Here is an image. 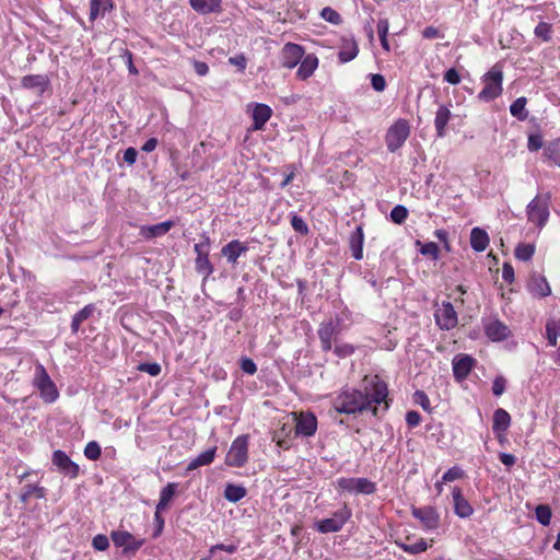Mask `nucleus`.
I'll list each match as a JSON object with an SVG mask.
<instances>
[{
  "label": "nucleus",
  "instance_id": "49530a36",
  "mask_svg": "<svg viewBox=\"0 0 560 560\" xmlns=\"http://www.w3.org/2000/svg\"><path fill=\"white\" fill-rule=\"evenodd\" d=\"M355 483V493L372 494L376 491L375 482L368 478H357Z\"/></svg>",
  "mask_w": 560,
  "mask_h": 560
},
{
  "label": "nucleus",
  "instance_id": "f257e3e1",
  "mask_svg": "<svg viewBox=\"0 0 560 560\" xmlns=\"http://www.w3.org/2000/svg\"><path fill=\"white\" fill-rule=\"evenodd\" d=\"M363 382V389L347 388L336 395L332 407L338 413L355 416L370 411L374 417H378L382 404L384 411L389 408L387 383L380 375L365 376Z\"/></svg>",
  "mask_w": 560,
  "mask_h": 560
},
{
  "label": "nucleus",
  "instance_id": "79ce46f5",
  "mask_svg": "<svg viewBox=\"0 0 560 560\" xmlns=\"http://www.w3.org/2000/svg\"><path fill=\"white\" fill-rule=\"evenodd\" d=\"M398 546L405 552L410 553V555H418V553L427 551V549H428V544L423 538H420L415 544L402 542V544H398Z\"/></svg>",
  "mask_w": 560,
  "mask_h": 560
},
{
  "label": "nucleus",
  "instance_id": "4be33fe9",
  "mask_svg": "<svg viewBox=\"0 0 560 560\" xmlns=\"http://www.w3.org/2000/svg\"><path fill=\"white\" fill-rule=\"evenodd\" d=\"M175 225L174 221L167 220L153 225H142L140 228V235L144 240H152L155 237L163 236L170 232V230Z\"/></svg>",
  "mask_w": 560,
  "mask_h": 560
},
{
  "label": "nucleus",
  "instance_id": "58836bf2",
  "mask_svg": "<svg viewBox=\"0 0 560 560\" xmlns=\"http://www.w3.org/2000/svg\"><path fill=\"white\" fill-rule=\"evenodd\" d=\"M544 155L547 160L560 167V138L550 141L545 147Z\"/></svg>",
  "mask_w": 560,
  "mask_h": 560
},
{
  "label": "nucleus",
  "instance_id": "13d9d810",
  "mask_svg": "<svg viewBox=\"0 0 560 560\" xmlns=\"http://www.w3.org/2000/svg\"><path fill=\"white\" fill-rule=\"evenodd\" d=\"M92 546L94 549H96L98 551H105L109 547V540L106 535L98 534V535L94 536V538L92 540Z\"/></svg>",
  "mask_w": 560,
  "mask_h": 560
},
{
  "label": "nucleus",
  "instance_id": "7c9ffc66",
  "mask_svg": "<svg viewBox=\"0 0 560 560\" xmlns=\"http://www.w3.org/2000/svg\"><path fill=\"white\" fill-rule=\"evenodd\" d=\"M487 232L480 228H474L470 232V246L476 252H483L489 245Z\"/></svg>",
  "mask_w": 560,
  "mask_h": 560
},
{
  "label": "nucleus",
  "instance_id": "338daca9",
  "mask_svg": "<svg viewBox=\"0 0 560 560\" xmlns=\"http://www.w3.org/2000/svg\"><path fill=\"white\" fill-rule=\"evenodd\" d=\"M415 402L420 405L424 410H430V399L423 390H416Z\"/></svg>",
  "mask_w": 560,
  "mask_h": 560
},
{
  "label": "nucleus",
  "instance_id": "680f3d73",
  "mask_svg": "<svg viewBox=\"0 0 560 560\" xmlns=\"http://www.w3.org/2000/svg\"><path fill=\"white\" fill-rule=\"evenodd\" d=\"M505 386H506V380L501 375L497 376L492 383L493 395L501 396L505 390Z\"/></svg>",
  "mask_w": 560,
  "mask_h": 560
},
{
  "label": "nucleus",
  "instance_id": "f03ea898",
  "mask_svg": "<svg viewBox=\"0 0 560 560\" xmlns=\"http://www.w3.org/2000/svg\"><path fill=\"white\" fill-rule=\"evenodd\" d=\"M503 82V70L502 66L495 63L487 73L482 77L483 88L478 94V98L483 102H491L499 97L502 92Z\"/></svg>",
  "mask_w": 560,
  "mask_h": 560
},
{
  "label": "nucleus",
  "instance_id": "e2e57ef3",
  "mask_svg": "<svg viewBox=\"0 0 560 560\" xmlns=\"http://www.w3.org/2000/svg\"><path fill=\"white\" fill-rule=\"evenodd\" d=\"M164 510H156L154 512V522H155V530L153 533V538L159 537L164 528V517L162 516V512Z\"/></svg>",
  "mask_w": 560,
  "mask_h": 560
},
{
  "label": "nucleus",
  "instance_id": "7ed1b4c3",
  "mask_svg": "<svg viewBox=\"0 0 560 560\" xmlns=\"http://www.w3.org/2000/svg\"><path fill=\"white\" fill-rule=\"evenodd\" d=\"M33 386L39 390L40 398L47 404L56 401L59 397L56 384L50 378L45 366L39 362L35 365Z\"/></svg>",
  "mask_w": 560,
  "mask_h": 560
},
{
  "label": "nucleus",
  "instance_id": "ea45409f",
  "mask_svg": "<svg viewBox=\"0 0 560 560\" xmlns=\"http://www.w3.org/2000/svg\"><path fill=\"white\" fill-rule=\"evenodd\" d=\"M195 268L197 272L203 275L205 279L211 276L214 271V268L209 259V256L196 257Z\"/></svg>",
  "mask_w": 560,
  "mask_h": 560
},
{
  "label": "nucleus",
  "instance_id": "423d86ee",
  "mask_svg": "<svg viewBox=\"0 0 560 560\" xmlns=\"http://www.w3.org/2000/svg\"><path fill=\"white\" fill-rule=\"evenodd\" d=\"M549 201L550 196H540L537 195L528 205H527V218L528 221L536 224L537 226H544L549 218Z\"/></svg>",
  "mask_w": 560,
  "mask_h": 560
},
{
  "label": "nucleus",
  "instance_id": "4c0bfd02",
  "mask_svg": "<svg viewBox=\"0 0 560 560\" xmlns=\"http://www.w3.org/2000/svg\"><path fill=\"white\" fill-rule=\"evenodd\" d=\"M527 98L521 96L516 98L510 106V113L513 117L520 121H524L528 118V112L526 110Z\"/></svg>",
  "mask_w": 560,
  "mask_h": 560
},
{
  "label": "nucleus",
  "instance_id": "9b49d317",
  "mask_svg": "<svg viewBox=\"0 0 560 560\" xmlns=\"http://www.w3.org/2000/svg\"><path fill=\"white\" fill-rule=\"evenodd\" d=\"M434 318L436 325L443 330H451L458 324L457 313L451 302H443L435 311Z\"/></svg>",
  "mask_w": 560,
  "mask_h": 560
},
{
  "label": "nucleus",
  "instance_id": "a19ab883",
  "mask_svg": "<svg viewBox=\"0 0 560 560\" xmlns=\"http://www.w3.org/2000/svg\"><path fill=\"white\" fill-rule=\"evenodd\" d=\"M535 254V246L528 243H521L515 248V257L522 261H528Z\"/></svg>",
  "mask_w": 560,
  "mask_h": 560
},
{
  "label": "nucleus",
  "instance_id": "de8ad7c7",
  "mask_svg": "<svg viewBox=\"0 0 560 560\" xmlns=\"http://www.w3.org/2000/svg\"><path fill=\"white\" fill-rule=\"evenodd\" d=\"M211 246L210 237L203 233L201 235V241L194 246V252L196 253V257L209 256V249Z\"/></svg>",
  "mask_w": 560,
  "mask_h": 560
},
{
  "label": "nucleus",
  "instance_id": "2eb2a0df",
  "mask_svg": "<svg viewBox=\"0 0 560 560\" xmlns=\"http://www.w3.org/2000/svg\"><path fill=\"white\" fill-rule=\"evenodd\" d=\"M304 48L294 43H287L281 50V66L287 69L295 68L304 57Z\"/></svg>",
  "mask_w": 560,
  "mask_h": 560
},
{
  "label": "nucleus",
  "instance_id": "e433bc0d",
  "mask_svg": "<svg viewBox=\"0 0 560 560\" xmlns=\"http://www.w3.org/2000/svg\"><path fill=\"white\" fill-rule=\"evenodd\" d=\"M560 337V318H550L546 323V338L550 347H556Z\"/></svg>",
  "mask_w": 560,
  "mask_h": 560
},
{
  "label": "nucleus",
  "instance_id": "603ef678",
  "mask_svg": "<svg viewBox=\"0 0 560 560\" xmlns=\"http://www.w3.org/2000/svg\"><path fill=\"white\" fill-rule=\"evenodd\" d=\"M544 147V138L542 135L537 133H529L527 139V149L530 152H537Z\"/></svg>",
  "mask_w": 560,
  "mask_h": 560
},
{
  "label": "nucleus",
  "instance_id": "c9c22d12",
  "mask_svg": "<svg viewBox=\"0 0 560 560\" xmlns=\"http://www.w3.org/2000/svg\"><path fill=\"white\" fill-rule=\"evenodd\" d=\"M247 494V490L242 485L228 483L224 489V498L232 503H237L244 499Z\"/></svg>",
  "mask_w": 560,
  "mask_h": 560
},
{
  "label": "nucleus",
  "instance_id": "37998d69",
  "mask_svg": "<svg viewBox=\"0 0 560 560\" xmlns=\"http://www.w3.org/2000/svg\"><path fill=\"white\" fill-rule=\"evenodd\" d=\"M290 223H291L292 229L296 233H299L303 236H306L310 233L307 223L304 221V219L302 217L298 215L296 213L290 214Z\"/></svg>",
  "mask_w": 560,
  "mask_h": 560
},
{
  "label": "nucleus",
  "instance_id": "393cba45",
  "mask_svg": "<svg viewBox=\"0 0 560 560\" xmlns=\"http://www.w3.org/2000/svg\"><path fill=\"white\" fill-rule=\"evenodd\" d=\"M247 250L248 247L244 243L233 240L222 247L221 253L229 262L236 264L238 257Z\"/></svg>",
  "mask_w": 560,
  "mask_h": 560
},
{
  "label": "nucleus",
  "instance_id": "b1692460",
  "mask_svg": "<svg viewBox=\"0 0 560 560\" xmlns=\"http://www.w3.org/2000/svg\"><path fill=\"white\" fill-rule=\"evenodd\" d=\"M194 11L206 15L220 13L222 11V0H188Z\"/></svg>",
  "mask_w": 560,
  "mask_h": 560
},
{
  "label": "nucleus",
  "instance_id": "4468645a",
  "mask_svg": "<svg viewBox=\"0 0 560 560\" xmlns=\"http://www.w3.org/2000/svg\"><path fill=\"white\" fill-rule=\"evenodd\" d=\"M485 335L494 342L503 341L511 336V330L508 325L498 318H489L483 322Z\"/></svg>",
  "mask_w": 560,
  "mask_h": 560
},
{
  "label": "nucleus",
  "instance_id": "c756f323",
  "mask_svg": "<svg viewBox=\"0 0 560 560\" xmlns=\"http://www.w3.org/2000/svg\"><path fill=\"white\" fill-rule=\"evenodd\" d=\"M511 424V416L503 408H498L493 412L492 430L495 434L505 432Z\"/></svg>",
  "mask_w": 560,
  "mask_h": 560
},
{
  "label": "nucleus",
  "instance_id": "412c9836",
  "mask_svg": "<svg viewBox=\"0 0 560 560\" xmlns=\"http://www.w3.org/2000/svg\"><path fill=\"white\" fill-rule=\"evenodd\" d=\"M294 438V429L289 423H283L280 428L273 431L272 442L282 450H289L292 446Z\"/></svg>",
  "mask_w": 560,
  "mask_h": 560
},
{
  "label": "nucleus",
  "instance_id": "774afa93",
  "mask_svg": "<svg viewBox=\"0 0 560 560\" xmlns=\"http://www.w3.org/2000/svg\"><path fill=\"white\" fill-rule=\"evenodd\" d=\"M229 63L237 67L240 72H244L247 66V59L243 54L229 58Z\"/></svg>",
  "mask_w": 560,
  "mask_h": 560
},
{
  "label": "nucleus",
  "instance_id": "6ab92c4d",
  "mask_svg": "<svg viewBox=\"0 0 560 560\" xmlns=\"http://www.w3.org/2000/svg\"><path fill=\"white\" fill-rule=\"evenodd\" d=\"M454 513L460 518H467L472 515L474 508L463 495L462 489L454 487L452 489Z\"/></svg>",
  "mask_w": 560,
  "mask_h": 560
},
{
  "label": "nucleus",
  "instance_id": "4d7b16f0",
  "mask_svg": "<svg viewBox=\"0 0 560 560\" xmlns=\"http://www.w3.org/2000/svg\"><path fill=\"white\" fill-rule=\"evenodd\" d=\"M420 253L424 256H430L433 259H436L440 254V248L436 243L434 242H428L422 245Z\"/></svg>",
  "mask_w": 560,
  "mask_h": 560
},
{
  "label": "nucleus",
  "instance_id": "a878e982",
  "mask_svg": "<svg viewBox=\"0 0 560 560\" xmlns=\"http://www.w3.org/2000/svg\"><path fill=\"white\" fill-rule=\"evenodd\" d=\"M363 243H364V233L363 228L358 225L355 230L351 233L349 238V246L351 249L352 257L355 260H361L363 258Z\"/></svg>",
  "mask_w": 560,
  "mask_h": 560
},
{
  "label": "nucleus",
  "instance_id": "8fccbe9b",
  "mask_svg": "<svg viewBox=\"0 0 560 560\" xmlns=\"http://www.w3.org/2000/svg\"><path fill=\"white\" fill-rule=\"evenodd\" d=\"M102 455L101 446L97 442L91 441L84 447V456L90 460H97Z\"/></svg>",
  "mask_w": 560,
  "mask_h": 560
},
{
  "label": "nucleus",
  "instance_id": "c03bdc74",
  "mask_svg": "<svg viewBox=\"0 0 560 560\" xmlns=\"http://www.w3.org/2000/svg\"><path fill=\"white\" fill-rule=\"evenodd\" d=\"M535 514H536L537 521L541 525L547 526V525L550 524L552 512H551V509H550L549 505H547V504H539L535 509Z\"/></svg>",
  "mask_w": 560,
  "mask_h": 560
},
{
  "label": "nucleus",
  "instance_id": "dca6fc26",
  "mask_svg": "<svg viewBox=\"0 0 560 560\" xmlns=\"http://www.w3.org/2000/svg\"><path fill=\"white\" fill-rule=\"evenodd\" d=\"M476 360L468 354H458L453 359V375L456 381L462 382L470 374Z\"/></svg>",
  "mask_w": 560,
  "mask_h": 560
},
{
  "label": "nucleus",
  "instance_id": "0eeeda50",
  "mask_svg": "<svg viewBox=\"0 0 560 560\" xmlns=\"http://www.w3.org/2000/svg\"><path fill=\"white\" fill-rule=\"evenodd\" d=\"M292 417L294 420V436L312 438L315 435L318 421L314 412L294 411Z\"/></svg>",
  "mask_w": 560,
  "mask_h": 560
},
{
  "label": "nucleus",
  "instance_id": "ddd939ff",
  "mask_svg": "<svg viewBox=\"0 0 560 560\" xmlns=\"http://www.w3.org/2000/svg\"><path fill=\"white\" fill-rule=\"evenodd\" d=\"M51 462L61 474L71 479H75L80 474L79 465L72 462L67 453L61 450H57L52 453Z\"/></svg>",
  "mask_w": 560,
  "mask_h": 560
},
{
  "label": "nucleus",
  "instance_id": "72a5a7b5",
  "mask_svg": "<svg viewBox=\"0 0 560 560\" xmlns=\"http://www.w3.org/2000/svg\"><path fill=\"white\" fill-rule=\"evenodd\" d=\"M46 495V489L44 487L27 483L23 487L20 493V501L26 504L32 497L43 499Z\"/></svg>",
  "mask_w": 560,
  "mask_h": 560
},
{
  "label": "nucleus",
  "instance_id": "1a4fd4ad",
  "mask_svg": "<svg viewBox=\"0 0 560 560\" xmlns=\"http://www.w3.org/2000/svg\"><path fill=\"white\" fill-rule=\"evenodd\" d=\"M110 538L116 547L122 548L125 555L137 552L144 544V539L136 538L127 530H113Z\"/></svg>",
  "mask_w": 560,
  "mask_h": 560
},
{
  "label": "nucleus",
  "instance_id": "69168bd1",
  "mask_svg": "<svg viewBox=\"0 0 560 560\" xmlns=\"http://www.w3.org/2000/svg\"><path fill=\"white\" fill-rule=\"evenodd\" d=\"M371 85L376 92H383L386 88L385 78L378 73L372 74L371 75Z\"/></svg>",
  "mask_w": 560,
  "mask_h": 560
},
{
  "label": "nucleus",
  "instance_id": "a18cd8bd",
  "mask_svg": "<svg viewBox=\"0 0 560 560\" xmlns=\"http://www.w3.org/2000/svg\"><path fill=\"white\" fill-rule=\"evenodd\" d=\"M552 25L547 22H540L534 30V34L537 38H540L542 42H549L552 35Z\"/></svg>",
  "mask_w": 560,
  "mask_h": 560
},
{
  "label": "nucleus",
  "instance_id": "5701e85b",
  "mask_svg": "<svg viewBox=\"0 0 560 560\" xmlns=\"http://www.w3.org/2000/svg\"><path fill=\"white\" fill-rule=\"evenodd\" d=\"M272 109L270 106L261 103L255 104L252 113L253 130H262L266 122L271 118Z\"/></svg>",
  "mask_w": 560,
  "mask_h": 560
},
{
  "label": "nucleus",
  "instance_id": "aec40b11",
  "mask_svg": "<svg viewBox=\"0 0 560 560\" xmlns=\"http://www.w3.org/2000/svg\"><path fill=\"white\" fill-rule=\"evenodd\" d=\"M528 291L536 298L542 299L551 294V288L542 275L533 273L527 284Z\"/></svg>",
  "mask_w": 560,
  "mask_h": 560
},
{
  "label": "nucleus",
  "instance_id": "0e129e2a",
  "mask_svg": "<svg viewBox=\"0 0 560 560\" xmlns=\"http://www.w3.org/2000/svg\"><path fill=\"white\" fill-rule=\"evenodd\" d=\"M421 34H422V37L425 39H434V38H443L444 37L443 32L435 26H427L422 31Z\"/></svg>",
  "mask_w": 560,
  "mask_h": 560
},
{
  "label": "nucleus",
  "instance_id": "f3484780",
  "mask_svg": "<svg viewBox=\"0 0 560 560\" xmlns=\"http://www.w3.org/2000/svg\"><path fill=\"white\" fill-rule=\"evenodd\" d=\"M359 54V45L354 37L343 36L340 39V46L338 51V60L341 63L353 60Z\"/></svg>",
  "mask_w": 560,
  "mask_h": 560
},
{
  "label": "nucleus",
  "instance_id": "2f4dec72",
  "mask_svg": "<svg viewBox=\"0 0 560 560\" xmlns=\"http://www.w3.org/2000/svg\"><path fill=\"white\" fill-rule=\"evenodd\" d=\"M217 453V446L208 448L200 453L196 458L191 459L187 466V471L195 470L201 466L210 465L214 458Z\"/></svg>",
  "mask_w": 560,
  "mask_h": 560
},
{
  "label": "nucleus",
  "instance_id": "09e8293b",
  "mask_svg": "<svg viewBox=\"0 0 560 560\" xmlns=\"http://www.w3.org/2000/svg\"><path fill=\"white\" fill-rule=\"evenodd\" d=\"M408 218V209L405 206L397 205L390 211V219L396 224H402Z\"/></svg>",
  "mask_w": 560,
  "mask_h": 560
},
{
  "label": "nucleus",
  "instance_id": "a211bd4d",
  "mask_svg": "<svg viewBox=\"0 0 560 560\" xmlns=\"http://www.w3.org/2000/svg\"><path fill=\"white\" fill-rule=\"evenodd\" d=\"M50 84L46 74H28L21 79V85L24 89L33 90L38 95H43Z\"/></svg>",
  "mask_w": 560,
  "mask_h": 560
},
{
  "label": "nucleus",
  "instance_id": "864d4df0",
  "mask_svg": "<svg viewBox=\"0 0 560 560\" xmlns=\"http://www.w3.org/2000/svg\"><path fill=\"white\" fill-rule=\"evenodd\" d=\"M465 476L464 470L458 466L451 467L442 477V482H452L462 479Z\"/></svg>",
  "mask_w": 560,
  "mask_h": 560
},
{
  "label": "nucleus",
  "instance_id": "20e7f679",
  "mask_svg": "<svg viewBox=\"0 0 560 560\" xmlns=\"http://www.w3.org/2000/svg\"><path fill=\"white\" fill-rule=\"evenodd\" d=\"M410 136V125L404 118L397 119L386 131L385 143L389 152L399 150Z\"/></svg>",
  "mask_w": 560,
  "mask_h": 560
},
{
  "label": "nucleus",
  "instance_id": "473e14b6",
  "mask_svg": "<svg viewBox=\"0 0 560 560\" xmlns=\"http://www.w3.org/2000/svg\"><path fill=\"white\" fill-rule=\"evenodd\" d=\"M95 310L96 308L94 304H88L78 313H75L71 320V332L77 334L80 329L81 324L88 318H90L95 312Z\"/></svg>",
  "mask_w": 560,
  "mask_h": 560
},
{
  "label": "nucleus",
  "instance_id": "f8f14e48",
  "mask_svg": "<svg viewBox=\"0 0 560 560\" xmlns=\"http://www.w3.org/2000/svg\"><path fill=\"white\" fill-rule=\"evenodd\" d=\"M411 514L421 523L424 529L433 530L440 526V515L433 506H412Z\"/></svg>",
  "mask_w": 560,
  "mask_h": 560
},
{
  "label": "nucleus",
  "instance_id": "6e6d98bb",
  "mask_svg": "<svg viewBox=\"0 0 560 560\" xmlns=\"http://www.w3.org/2000/svg\"><path fill=\"white\" fill-rule=\"evenodd\" d=\"M334 353L339 358H347L354 353L355 348L350 343H340L334 347Z\"/></svg>",
  "mask_w": 560,
  "mask_h": 560
},
{
  "label": "nucleus",
  "instance_id": "5fc2aeb1",
  "mask_svg": "<svg viewBox=\"0 0 560 560\" xmlns=\"http://www.w3.org/2000/svg\"><path fill=\"white\" fill-rule=\"evenodd\" d=\"M137 370L140 371V372H143V373H148L151 376H158L161 373V371H162L161 365L159 363H156V362H152V363L143 362V363H140L137 366Z\"/></svg>",
  "mask_w": 560,
  "mask_h": 560
},
{
  "label": "nucleus",
  "instance_id": "cd10ccee",
  "mask_svg": "<svg viewBox=\"0 0 560 560\" xmlns=\"http://www.w3.org/2000/svg\"><path fill=\"white\" fill-rule=\"evenodd\" d=\"M452 117V113L446 105H440L434 118L436 136L443 138L446 136V126Z\"/></svg>",
  "mask_w": 560,
  "mask_h": 560
},
{
  "label": "nucleus",
  "instance_id": "9d476101",
  "mask_svg": "<svg viewBox=\"0 0 560 560\" xmlns=\"http://www.w3.org/2000/svg\"><path fill=\"white\" fill-rule=\"evenodd\" d=\"M317 334L320 342V349L324 352H328L332 349V341H336L340 335V328L338 323H335L330 318L319 324Z\"/></svg>",
  "mask_w": 560,
  "mask_h": 560
},
{
  "label": "nucleus",
  "instance_id": "39448f33",
  "mask_svg": "<svg viewBox=\"0 0 560 560\" xmlns=\"http://www.w3.org/2000/svg\"><path fill=\"white\" fill-rule=\"evenodd\" d=\"M248 460V435H238L231 444L225 456V464L230 467L241 468Z\"/></svg>",
  "mask_w": 560,
  "mask_h": 560
},
{
  "label": "nucleus",
  "instance_id": "f704fd0d",
  "mask_svg": "<svg viewBox=\"0 0 560 560\" xmlns=\"http://www.w3.org/2000/svg\"><path fill=\"white\" fill-rule=\"evenodd\" d=\"M178 483L176 482H168L160 492L159 502L156 504V510H165L170 502L173 500L176 490H177Z\"/></svg>",
  "mask_w": 560,
  "mask_h": 560
},
{
  "label": "nucleus",
  "instance_id": "3c124183",
  "mask_svg": "<svg viewBox=\"0 0 560 560\" xmlns=\"http://www.w3.org/2000/svg\"><path fill=\"white\" fill-rule=\"evenodd\" d=\"M320 16L335 25H339L342 22L341 15L330 7H326L320 11Z\"/></svg>",
  "mask_w": 560,
  "mask_h": 560
},
{
  "label": "nucleus",
  "instance_id": "6e6552de",
  "mask_svg": "<svg viewBox=\"0 0 560 560\" xmlns=\"http://www.w3.org/2000/svg\"><path fill=\"white\" fill-rule=\"evenodd\" d=\"M350 517L351 510L347 505H343L342 509L334 512L332 517L317 522L316 529L323 534L339 532Z\"/></svg>",
  "mask_w": 560,
  "mask_h": 560
},
{
  "label": "nucleus",
  "instance_id": "c85d7f7f",
  "mask_svg": "<svg viewBox=\"0 0 560 560\" xmlns=\"http://www.w3.org/2000/svg\"><path fill=\"white\" fill-rule=\"evenodd\" d=\"M115 4L113 0H90V21L104 18L105 13L112 11Z\"/></svg>",
  "mask_w": 560,
  "mask_h": 560
},
{
  "label": "nucleus",
  "instance_id": "052dcab7",
  "mask_svg": "<svg viewBox=\"0 0 560 560\" xmlns=\"http://www.w3.org/2000/svg\"><path fill=\"white\" fill-rule=\"evenodd\" d=\"M355 479L357 478H339L337 481L338 487L343 491L355 493Z\"/></svg>",
  "mask_w": 560,
  "mask_h": 560
},
{
  "label": "nucleus",
  "instance_id": "bb28decb",
  "mask_svg": "<svg viewBox=\"0 0 560 560\" xmlns=\"http://www.w3.org/2000/svg\"><path fill=\"white\" fill-rule=\"evenodd\" d=\"M318 67V58L314 54H308L300 61V67L296 71V77L300 80H306L313 75Z\"/></svg>",
  "mask_w": 560,
  "mask_h": 560
},
{
  "label": "nucleus",
  "instance_id": "bf43d9fd",
  "mask_svg": "<svg viewBox=\"0 0 560 560\" xmlns=\"http://www.w3.org/2000/svg\"><path fill=\"white\" fill-rule=\"evenodd\" d=\"M240 365L242 371L248 375H254L257 372V365L250 358H242Z\"/></svg>",
  "mask_w": 560,
  "mask_h": 560
}]
</instances>
